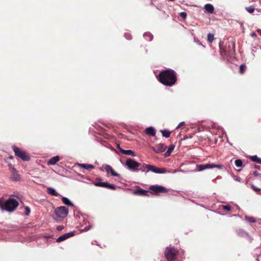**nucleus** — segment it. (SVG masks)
<instances>
[{
	"label": "nucleus",
	"instance_id": "nucleus-2",
	"mask_svg": "<svg viewBox=\"0 0 261 261\" xmlns=\"http://www.w3.org/2000/svg\"><path fill=\"white\" fill-rule=\"evenodd\" d=\"M18 206V201L14 198H9L4 203L3 200L0 198V208L3 211L12 212L16 210Z\"/></svg>",
	"mask_w": 261,
	"mask_h": 261
},
{
	"label": "nucleus",
	"instance_id": "nucleus-48",
	"mask_svg": "<svg viewBox=\"0 0 261 261\" xmlns=\"http://www.w3.org/2000/svg\"><path fill=\"white\" fill-rule=\"evenodd\" d=\"M95 244L98 245V244L97 243L96 241H94L93 242H92V244Z\"/></svg>",
	"mask_w": 261,
	"mask_h": 261
},
{
	"label": "nucleus",
	"instance_id": "nucleus-46",
	"mask_svg": "<svg viewBox=\"0 0 261 261\" xmlns=\"http://www.w3.org/2000/svg\"><path fill=\"white\" fill-rule=\"evenodd\" d=\"M117 148H118V149H119V150H120V148H121L120 147V145H119V144H118L117 145Z\"/></svg>",
	"mask_w": 261,
	"mask_h": 261
},
{
	"label": "nucleus",
	"instance_id": "nucleus-19",
	"mask_svg": "<svg viewBox=\"0 0 261 261\" xmlns=\"http://www.w3.org/2000/svg\"><path fill=\"white\" fill-rule=\"evenodd\" d=\"M175 148V145L173 144H171L169 146L168 148V150L165 152L164 155L165 157H168L170 155L171 152Z\"/></svg>",
	"mask_w": 261,
	"mask_h": 261
},
{
	"label": "nucleus",
	"instance_id": "nucleus-7",
	"mask_svg": "<svg viewBox=\"0 0 261 261\" xmlns=\"http://www.w3.org/2000/svg\"><path fill=\"white\" fill-rule=\"evenodd\" d=\"M55 213L58 217L64 218L67 216L68 210L65 206H60L56 208Z\"/></svg>",
	"mask_w": 261,
	"mask_h": 261
},
{
	"label": "nucleus",
	"instance_id": "nucleus-20",
	"mask_svg": "<svg viewBox=\"0 0 261 261\" xmlns=\"http://www.w3.org/2000/svg\"><path fill=\"white\" fill-rule=\"evenodd\" d=\"M47 192L49 194H50L51 195H53L55 196H58L59 195V194H58L56 192V190L52 187L47 188Z\"/></svg>",
	"mask_w": 261,
	"mask_h": 261
},
{
	"label": "nucleus",
	"instance_id": "nucleus-23",
	"mask_svg": "<svg viewBox=\"0 0 261 261\" xmlns=\"http://www.w3.org/2000/svg\"><path fill=\"white\" fill-rule=\"evenodd\" d=\"M12 172L13 174V179L14 180H18L19 179V175L17 173V171L14 168H12Z\"/></svg>",
	"mask_w": 261,
	"mask_h": 261
},
{
	"label": "nucleus",
	"instance_id": "nucleus-11",
	"mask_svg": "<svg viewBox=\"0 0 261 261\" xmlns=\"http://www.w3.org/2000/svg\"><path fill=\"white\" fill-rule=\"evenodd\" d=\"M73 235H74L73 232H70L65 233V234L60 236L59 237H58L57 239V242H62V241L66 240L67 239H68L71 237H72Z\"/></svg>",
	"mask_w": 261,
	"mask_h": 261
},
{
	"label": "nucleus",
	"instance_id": "nucleus-32",
	"mask_svg": "<svg viewBox=\"0 0 261 261\" xmlns=\"http://www.w3.org/2000/svg\"><path fill=\"white\" fill-rule=\"evenodd\" d=\"M105 188H109V189H110L112 190L116 189V187L114 185H113L112 184H110L108 182L107 183V185H106V186Z\"/></svg>",
	"mask_w": 261,
	"mask_h": 261
},
{
	"label": "nucleus",
	"instance_id": "nucleus-18",
	"mask_svg": "<svg viewBox=\"0 0 261 261\" xmlns=\"http://www.w3.org/2000/svg\"><path fill=\"white\" fill-rule=\"evenodd\" d=\"M237 234L241 237H249L248 233L242 229H239L237 230Z\"/></svg>",
	"mask_w": 261,
	"mask_h": 261
},
{
	"label": "nucleus",
	"instance_id": "nucleus-34",
	"mask_svg": "<svg viewBox=\"0 0 261 261\" xmlns=\"http://www.w3.org/2000/svg\"><path fill=\"white\" fill-rule=\"evenodd\" d=\"M246 10L249 13H252L254 11V8L253 6H250V7H248L246 8Z\"/></svg>",
	"mask_w": 261,
	"mask_h": 261
},
{
	"label": "nucleus",
	"instance_id": "nucleus-8",
	"mask_svg": "<svg viewBox=\"0 0 261 261\" xmlns=\"http://www.w3.org/2000/svg\"><path fill=\"white\" fill-rule=\"evenodd\" d=\"M214 168H217L218 169H221L222 166L220 165H215L213 163H208L205 165H199L197 166V170L198 171H201L206 169H212Z\"/></svg>",
	"mask_w": 261,
	"mask_h": 261
},
{
	"label": "nucleus",
	"instance_id": "nucleus-15",
	"mask_svg": "<svg viewBox=\"0 0 261 261\" xmlns=\"http://www.w3.org/2000/svg\"><path fill=\"white\" fill-rule=\"evenodd\" d=\"M120 152L124 154L130 155L132 156H135L136 155L135 152L130 149L125 150L122 148H120Z\"/></svg>",
	"mask_w": 261,
	"mask_h": 261
},
{
	"label": "nucleus",
	"instance_id": "nucleus-52",
	"mask_svg": "<svg viewBox=\"0 0 261 261\" xmlns=\"http://www.w3.org/2000/svg\"><path fill=\"white\" fill-rule=\"evenodd\" d=\"M169 1H170V2H173L174 1V0H168Z\"/></svg>",
	"mask_w": 261,
	"mask_h": 261
},
{
	"label": "nucleus",
	"instance_id": "nucleus-24",
	"mask_svg": "<svg viewBox=\"0 0 261 261\" xmlns=\"http://www.w3.org/2000/svg\"><path fill=\"white\" fill-rule=\"evenodd\" d=\"M144 38L148 41H151L153 39V35L150 32H146L143 35Z\"/></svg>",
	"mask_w": 261,
	"mask_h": 261
},
{
	"label": "nucleus",
	"instance_id": "nucleus-22",
	"mask_svg": "<svg viewBox=\"0 0 261 261\" xmlns=\"http://www.w3.org/2000/svg\"><path fill=\"white\" fill-rule=\"evenodd\" d=\"M62 201L66 205L69 206H73V203L70 201V200L65 197H62Z\"/></svg>",
	"mask_w": 261,
	"mask_h": 261
},
{
	"label": "nucleus",
	"instance_id": "nucleus-5",
	"mask_svg": "<svg viewBox=\"0 0 261 261\" xmlns=\"http://www.w3.org/2000/svg\"><path fill=\"white\" fill-rule=\"evenodd\" d=\"M146 167H147V169H148V172L151 171L155 173L158 174H164L166 173H174L177 172V170H174L173 171H167L165 168H158L156 167L151 165H146Z\"/></svg>",
	"mask_w": 261,
	"mask_h": 261
},
{
	"label": "nucleus",
	"instance_id": "nucleus-21",
	"mask_svg": "<svg viewBox=\"0 0 261 261\" xmlns=\"http://www.w3.org/2000/svg\"><path fill=\"white\" fill-rule=\"evenodd\" d=\"M204 8L205 10L209 13H212L214 10L213 6L211 4H207L205 5Z\"/></svg>",
	"mask_w": 261,
	"mask_h": 261
},
{
	"label": "nucleus",
	"instance_id": "nucleus-25",
	"mask_svg": "<svg viewBox=\"0 0 261 261\" xmlns=\"http://www.w3.org/2000/svg\"><path fill=\"white\" fill-rule=\"evenodd\" d=\"M162 136L165 138H169L171 134V132L168 130L164 129L161 130Z\"/></svg>",
	"mask_w": 261,
	"mask_h": 261
},
{
	"label": "nucleus",
	"instance_id": "nucleus-50",
	"mask_svg": "<svg viewBox=\"0 0 261 261\" xmlns=\"http://www.w3.org/2000/svg\"><path fill=\"white\" fill-rule=\"evenodd\" d=\"M252 36H256V34H255V33H253V34H252Z\"/></svg>",
	"mask_w": 261,
	"mask_h": 261
},
{
	"label": "nucleus",
	"instance_id": "nucleus-51",
	"mask_svg": "<svg viewBox=\"0 0 261 261\" xmlns=\"http://www.w3.org/2000/svg\"><path fill=\"white\" fill-rule=\"evenodd\" d=\"M258 32H259L260 34V35H261V30H258Z\"/></svg>",
	"mask_w": 261,
	"mask_h": 261
},
{
	"label": "nucleus",
	"instance_id": "nucleus-6",
	"mask_svg": "<svg viewBox=\"0 0 261 261\" xmlns=\"http://www.w3.org/2000/svg\"><path fill=\"white\" fill-rule=\"evenodd\" d=\"M12 148L15 152V155L19 157L23 161H27L30 159V156L25 151L20 149L16 146H13Z\"/></svg>",
	"mask_w": 261,
	"mask_h": 261
},
{
	"label": "nucleus",
	"instance_id": "nucleus-42",
	"mask_svg": "<svg viewBox=\"0 0 261 261\" xmlns=\"http://www.w3.org/2000/svg\"><path fill=\"white\" fill-rule=\"evenodd\" d=\"M63 228H64V227L63 226L60 225V226H57V229L58 230L60 231V230H62L63 229Z\"/></svg>",
	"mask_w": 261,
	"mask_h": 261
},
{
	"label": "nucleus",
	"instance_id": "nucleus-49",
	"mask_svg": "<svg viewBox=\"0 0 261 261\" xmlns=\"http://www.w3.org/2000/svg\"><path fill=\"white\" fill-rule=\"evenodd\" d=\"M240 180H241L240 177H239V178H237L236 179V180H237V181H240Z\"/></svg>",
	"mask_w": 261,
	"mask_h": 261
},
{
	"label": "nucleus",
	"instance_id": "nucleus-17",
	"mask_svg": "<svg viewBox=\"0 0 261 261\" xmlns=\"http://www.w3.org/2000/svg\"><path fill=\"white\" fill-rule=\"evenodd\" d=\"M78 166L81 168L85 169L87 170H91L94 168V166L91 164H77Z\"/></svg>",
	"mask_w": 261,
	"mask_h": 261
},
{
	"label": "nucleus",
	"instance_id": "nucleus-27",
	"mask_svg": "<svg viewBox=\"0 0 261 261\" xmlns=\"http://www.w3.org/2000/svg\"><path fill=\"white\" fill-rule=\"evenodd\" d=\"M245 219L250 223H255L256 222L255 219L253 217L245 216Z\"/></svg>",
	"mask_w": 261,
	"mask_h": 261
},
{
	"label": "nucleus",
	"instance_id": "nucleus-3",
	"mask_svg": "<svg viewBox=\"0 0 261 261\" xmlns=\"http://www.w3.org/2000/svg\"><path fill=\"white\" fill-rule=\"evenodd\" d=\"M125 165L132 171L138 172L139 171L138 168L140 167V164L133 159H127L126 161Z\"/></svg>",
	"mask_w": 261,
	"mask_h": 261
},
{
	"label": "nucleus",
	"instance_id": "nucleus-44",
	"mask_svg": "<svg viewBox=\"0 0 261 261\" xmlns=\"http://www.w3.org/2000/svg\"><path fill=\"white\" fill-rule=\"evenodd\" d=\"M253 174L255 176H258L259 175V173H258V172L257 171H254L253 173Z\"/></svg>",
	"mask_w": 261,
	"mask_h": 261
},
{
	"label": "nucleus",
	"instance_id": "nucleus-1",
	"mask_svg": "<svg viewBox=\"0 0 261 261\" xmlns=\"http://www.w3.org/2000/svg\"><path fill=\"white\" fill-rule=\"evenodd\" d=\"M158 80L165 86H172L176 82L175 72L172 69L163 71L159 74Z\"/></svg>",
	"mask_w": 261,
	"mask_h": 261
},
{
	"label": "nucleus",
	"instance_id": "nucleus-38",
	"mask_svg": "<svg viewBox=\"0 0 261 261\" xmlns=\"http://www.w3.org/2000/svg\"><path fill=\"white\" fill-rule=\"evenodd\" d=\"M124 37L127 40H129L131 39V36L129 33H125L124 34Z\"/></svg>",
	"mask_w": 261,
	"mask_h": 261
},
{
	"label": "nucleus",
	"instance_id": "nucleus-12",
	"mask_svg": "<svg viewBox=\"0 0 261 261\" xmlns=\"http://www.w3.org/2000/svg\"><path fill=\"white\" fill-rule=\"evenodd\" d=\"M105 170L106 171V172L108 174L110 173L112 176H120V175L118 173H116L112 168V167L110 165H105Z\"/></svg>",
	"mask_w": 261,
	"mask_h": 261
},
{
	"label": "nucleus",
	"instance_id": "nucleus-54",
	"mask_svg": "<svg viewBox=\"0 0 261 261\" xmlns=\"http://www.w3.org/2000/svg\"><path fill=\"white\" fill-rule=\"evenodd\" d=\"M259 222H261V219H259Z\"/></svg>",
	"mask_w": 261,
	"mask_h": 261
},
{
	"label": "nucleus",
	"instance_id": "nucleus-26",
	"mask_svg": "<svg viewBox=\"0 0 261 261\" xmlns=\"http://www.w3.org/2000/svg\"><path fill=\"white\" fill-rule=\"evenodd\" d=\"M250 158L252 161L261 164V158H258L257 155L251 156Z\"/></svg>",
	"mask_w": 261,
	"mask_h": 261
},
{
	"label": "nucleus",
	"instance_id": "nucleus-35",
	"mask_svg": "<svg viewBox=\"0 0 261 261\" xmlns=\"http://www.w3.org/2000/svg\"><path fill=\"white\" fill-rule=\"evenodd\" d=\"M223 208L227 211H230L231 210V206L230 205H225L222 206Z\"/></svg>",
	"mask_w": 261,
	"mask_h": 261
},
{
	"label": "nucleus",
	"instance_id": "nucleus-39",
	"mask_svg": "<svg viewBox=\"0 0 261 261\" xmlns=\"http://www.w3.org/2000/svg\"><path fill=\"white\" fill-rule=\"evenodd\" d=\"M251 188L256 192H259V191H260V189H259V188H257L256 187H255L254 185H252L251 186Z\"/></svg>",
	"mask_w": 261,
	"mask_h": 261
},
{
	"label": "nucleus",
	"instance_id": "nucleus-28",
	"mask_svg": "<svg viewBox=\"0 0 261 261\" xmlns=\"http://www.w3.org/2000/svg\"><path fill=\"white\" fill-rule=\"evenodd\" d=\"M235 165L237 167H243V164L242 161L241 160L238 159L236 160L234 162Z\"/></svg>",
	"mask_w": 261,
	"mask_h": 261
},
{
	"label": "nucleus",
	"instance_id": "nucleus-43",
	"mask_svg": "<svg viewBox=\"0 0 261 261\" xmlns=\"http://www.w3.org/2000/svg\"><path fill=\"white\" fill-rule=\"evenodd\" d=\"M91 227V226H90V225H89L88 226H86L84 229H83V230L84 231H88L89 230L90 228Z\"/></svg>",
	"mask_w": 261,
	"mask_h": 261
},
{
	"label": "nucleus",
	"instance_id": "nucleus-9",
	"mask_svg": "<svg viewBox=\"0 0 261 261\" xmlns=\"http://www.w3.org/2000/svg\"><path fill=\"white\" fill-rule=\"evenodd\" d=\"M149 189L152 191V192L156 194L160 193H167L168 192V190L167 188L162 186H151Z\"/></svg>",
	"mask_w": 261,
	"mask_h": 261
},
{
	"label": "nucleus",
	"instance_id": "nucleus-47",
	"mask_svg": "<svg viewBox=\"0 0 261 261\" xmlns=\"http://www.w3.org/2000/svg\"><path fill=\"white\" fill-rule=\"evenodd\" d=\"M95 244L98 245V244L97 243L96 241H94L93 242H92V244Z\"/></svg>",
	"mask_w": 261,
	"mask_h": 261
},
{
	"label": "nucleus",
	"instance_id": "nucleus-33",
	"mask_svg": "<svg viewBox=\"0 0 261 261\" xmlns=\"http://www.w3.org/2000/svg\"><path fill=\"white\" fill-rule=\"evenodd\" d=\"M246 67L245 65H241L240 66L239 71L241 73H243L246 70Z\"/></svg>",
	"mask_w": 261,
	"mask_h": 261
},
{
	"label": "nucleus",
	"instance_id": "nucleus-30",
	"mask_svg": "<svg viewBox=\"0 0 261 261\" xmlns=\"http://www.w3.org/2000/svg\"><path fill=\"white\" fill-rule=\"evenodd\" d=\"M207 40L210 43H212L214 40V36L213 34L209 33L207 35Z\"/></svg>",
	"mask_w": 261,
	"mask_h": 261
},
{
	"label": "nucleus",
	"instance_id": "nucleus-10",
	"mask_svg": "<svg viewBox=\"0 0 261 261\" xmlns=\"http://www.w3.org/2000/svg\"><path fill=\"white\" fill-rule=\"evenodd\" d=\"M166 146L164 144H159L152 147L154 152L157 153H162L166 149Z\"/></svg>",
	"mask_w": 261,
	"mask_h": 261
},
{
	"label": "nucleus",
	"instance_id": "nucleus-13",
	"mask_svg": "<svg viewBox=\"0 0 261 261\" xmlns=\"http://www.w3.org/2000/svg\"><path fill=\"white\" fill-rule=\"evenodd\" d=\"M145 132L146 134L154 137L156 134V130L153 126H149L146 128Z\"/></svg>",
	"mask_w": 261,
	"mask_h": 261
},
{
	"label": "nucleus",
	"instance_id": "nucleus-41",
	"mask_svg": "<svg viewBox=\"0 0 261 261\" xmlns=\"http://www.w3.org/2000/svg\"><path fill=\"white\" fill-rule=\"evenodd\" d=\"M185 124V122L184 121H182V122H180L178 125H177V126L176 127V129L179 128L180 126H181L182 125H183L184 124Z\"/></svg>",
	"mask_w": 261,
	"mask_h": 261
},
{
	"label": "nucleus",
	"instance_id": "nucleus-14",
	"mask_svg": "<svg viewBox=\"0 0 261 261\" xmlns=\"http://www.w3.org/2000/svg\"><path fill=\"white\" fill-rule=\"evenodd\" d=\"M149 193V192L148 191L145 190L141 188H139L134 192L135 194L141 196H147Z\"/></svg>",
	"mask_w": 261,
	"mask_h": 261
},
{
	"label": "nucleus",
	"instance_id": "nucleus-53",
	"mask_svg": "<svg viewBox=\"0 0 261 261\" xmlns=\"http://www.w3.org/2000/svg\"><path fill=\"white\" fill-rule=\"evenodd\" d=\"M10 166V168H11V169H12V167L11 166Z\"/></svg>",
	"mask_w": 261,
	"mask_h": 261
},
{
	"label": "nucleus",
	"instance_id": "nucleus-4",
	"mask_svg": "<svg viewBox=\"0 0 261 261\" xmlns=\"http://www.w3.org/2000/svg\"><path fill=\"white\" fill-rule=\"evenodd\" d=\"M177 254V251L173 247H168L165 251V255L168 261H173Z\"/></svg>",
	"mask_w": 261,
	"mask_h": 261
},
{
	"label": "nucleus",
	"instance_id": "nucleus-40",
	"mask_svg": "<svg viewBox=\"0 0 261 261\" xmlns=\"http://www.w3.org/2000/svg\"><path fill=\"white\" fill-rule=\"evenodd\" d=\"M194 41L197 43L198 45H201L203 47H204V46L202 44V43L199 41V40H196L195 38H194Z\"/></svg>",
	"mask_w": 261,
	"mask_h": 261
},
{
	"label": "nucleus",
	"instance_id": "nucleus-16",
	"mask_svg": "<svg viewBox=\"0 0 261 261\" xmlns=\"http://www.w3.org/2000/svg\"><path fill=\"white\" fill-rule=\"evenodd\" d=\"M60 160V157L58 155L51 158L47 161L48 165H55Z\"/></svg>",
	"mask_w": 261,
	"mask_h": 261
},
{
	"label": "nucleus",
	"instance_id": "nucleus-31",
	"mask_svg": "<svg viewBox=\"0 0 261 261\" xmlns=\"http://www.w3.org/2000/svg\"><path fill=\"white\" fill-rule=\"evenodd\" d=\"M146 164H144L140 169L139 170H141L142 172L147 173L148 172V169H147V167H146Z\"/></svg>",
	"mask_w": 261,
	"mask_h": 261
},
{
	"label": "nucleus",
	"instance_id": "nucleus-36",
	"mask_svg": "<svg viewBox=\"0 0 261 261\" xmlns=\"http://www.w3.org/2000/svg\"><path fill=\"white\" fill-rule=\"evenodd\" d=\"M179 16L183 19H185L187 17V13L185 12H182L179 13Z\"/></svg>",
	"mask_w": 261,
	"mask_h": 261
},
{
	"label": "nucleus",
	"instance_id": "nucleus-37",
	"mask_svg": "<svg viewBox=\"0 0 261 261\" xmlns=\"http://www.w3.org/2000/svg\"><path fill=\"white\" fill-rule=\"evenodd\" d=\"M31 211L29 207L26 206L25 207V214L28 216L30 214Z\"/></svg>",
	"mask_w": 261,
	"mask_h": 261
},
{
	"label": "nucleus",
	"instance_id": "nucleus-45",
	"mask_svg": "<svg viewBox=\"0 0 261 261\" xmlns=\"http://www.w3.org/2000/svg\"><path fill=\"white\" fill-rule=\"evenodd\" d=\"M254 168H256V169H259V165H255L254 166Z\"/></svg>",
	"mask_w": 261,
	"mask_h": 261
},
{
	"label": "nucleus",
	"instance_id": "nucleus-29",
	"mask_svg": "<svg viewBox=\"0 0 261 261\" xmlns=\"http://www.w3.org/2000/svg\"><path fill=\"white\" fill-rule=\"evenodd\" d=\"M107 182H95L94 185L97 187H101L105 188L107 185Z\"/></svg>",
	"mask_w": 261,
	"mask_h": 261
}]
</instances>
